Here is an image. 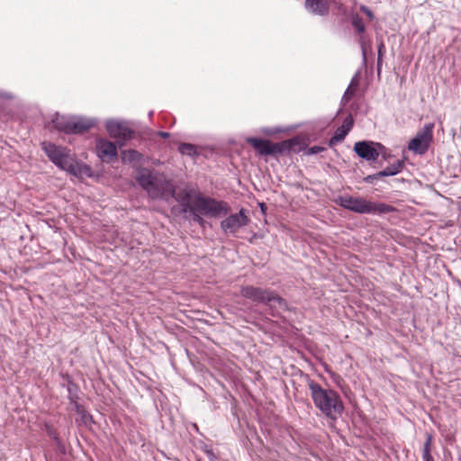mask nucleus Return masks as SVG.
<instances>
[{
	"label": "nucleus",
	"instance_id": "nucleus-23",
	"mask_svg": "<svg viewBox=\"0 0 461 461\" xmlns=\"http://www.w3.org/2000/svg\"><path fill=\"white\" fill-rule=\"evenodd\" d=\"M68 400L71 402H76L78 400V386L69 378L68 377Z\"/></svg>",
	"mask_w": 461,
	"mask_h": 461
},
{
	"label": "nucleus",
	"instance_id": "nucleus-16",
	"mask_svg": "<svg viewBox=\"0 0 461 461\" xmlns=\"http://www.w3.org/2000/svg\"><path fill=\"white\" fill-rule=\"evenodd\" d=\"M67 172L75 176H91L93 173L90 166L84 163H78L75 157L73 158L70 167L67 170Z\"/></svg>",
	"mask_w": 461,
	"mask_h": 461
},
{
	"label": "nucleus",
	"instance_id": "nucleus-10",
	"mask_svg": "<svg viewBox=\"0 0 461 461\" xmlns=\"http://www.w3.org/2000/svg\"><path fill=\"white\" fill-rule=\"evenodd\" d=\"M336 203L349 211L357 213H371L372 209L370 206V201H367L362 197H354L351 195H340L337 198Z\"/></svg>",
	"mask_w": 461,
	"mask_h": 461
},
{
	"label": "nucleus",
	"instance_id": "nucleus-22",
	"mask_svg": "<svg viewBox=\"0 0 461 461\" xmlns=\"http://www.w3.org/2000/svg\"><path fill=\"white\" fill-rule=\"evenodd\" d=\"M351 24L353 28L356 30L357 34H363L366 32V25L362 19L357 14H354L351 16Z\"/></svg>",
	"mask_w": 461,
	"mask_h": 461
},
{
	"label": "nucleus",
	"instance_id": "nucleus-11",
	"mask_svg": "<svg viewBox=\"0 0 461 461\" xmlns=\"http://www.w3.org/2000/svg\"><path fill=\"white\" fill-rule=\"evenodd\" d=\"M249 221L250 219L246 214V210L242 208L238 213L230 214L221 221V229L226 234L230 233L232 235H236L239 230L247 226Z\"/></svg>",
	"mask_w": 461,
	"mask_h": 461
},
{
	"label": "nucleus",
	"instance_id": "nucleus-33",
	"mask_svg": "<svg viewBox=\"0 0 461 461\" xmlns=\"http://www.w3.org/2000/svg\"><path fill=\"white\" fill-rule=\"evenodd\" d=\"M341 126L348 129V132H349L351 128L353 127V119L351 118V116L347 117L344 120L343 124Z\"/></svg>",
	"mask_w": 461,
	"mask_h": 461
},
{
	"label": "nucleus",
	"instance_id": "nucleus-36",
	"mask_svg": "<svg viewBox=\"0 0 461 461\" xmlns=\"http://www.w3.org/2000/svg\"><path fill=\"white\" fill-rule=\"evenodd\" d=\"M71 404L74 405L75 411H77V414H81V412H83V411L85 410L83 405L78 402V400L76 401V402H71Z\"/></svg>",
	"mask_w": 461,
	"mask_h": 461
},
{
	"label": "nucleus",
	"instance_id": "nucleus-6",
	"mask_svg": "<svg viewBox=\"0 0 461 461\" xmlns=\"http://www.w3.org/2000/svg\"><path fill=\"white\" fill-rule=\"evenodd\" d=\"M41 146L48 158L57 167L65 171L70 167L74 155L68 149L46 141L42 142Z\"/></svg>",
	"mask_w": 461,
	"mask_h": 461
},
{
	"label": "nucleus",
	"instance_id": "nucleus-37",
	"mask_svg": "<svg viewBox=\"0 0 461 461\" xmlns=\"http://www.w3.org/2000/svg\"><path fill=\"white\" fill-rule=\"evenodd\" d=\"M358 84L359 83L356 76L351 79L350 84L348 87H350V89H354L356 91V88L358 86Z\"/></svg>",
	"mask_w": 461,
	"mask_h": 461
},
{
	"label": "nucleus",
	"instance_id": "nucleus-19",
	"mask_svg": "<svg viewBox=\"0 0 461 461\" xmlns=\"http://www.w3.org/2000/svg\"><path fill=\"white\" fill-rule=\"evenodd\" d=\"M404 167L403 160H397L392 165L385 167L384 170L380 171L381 176H393L402 171Z\"/></svg>",
	"mask_w": 461,
	"mask_h": 461
},
{
	"label": "nucleus",
	"instance_id": "nucleus-27",
	"mask_svg": "<svg viewBox=\"0 0 461 461\" xmlns=\"http://www.w3.org/2000/svg\"><path fill=\"white\" fill-rule=\"evenodd\" d=\"M431 442H432V436L430 434H428L426 440L424 442V445H423L422 455L430 454Z\"/></svg>",
	"mask_w": 461,
	"mask_h": 461
},
{
	"label": "nucleus",
	"instance_id": "nucleus-13",
	"mask_svg": "<svg viewBox=\"0 0 461 461\" xmlns=\"http://www.w3.org/2000/svg\"><path fill=\"white\" fill-rule=\"evenodd\" d=\"M305 9L314 15L326 16L330 13L328 0H305Z\"/></svg>",
	"mask_w": 461,
	"mask_h": 461
},
{
	"label": "nucleus",
	"instance_id": "nucleus-35",
	"mask_svg": "<svg viewBox=\"0 0 461 461\" xmlns=\"http://www.w3.org/2000/svg\"><path fill=\"white\" fill-rule=\"evenodd\" d=\"M55 445H56V447H58V449H59L61 453H63V454H65V453H66V447H65V445H64V443L62 442V440H61L60 438H59V439H57V440L55 441Z\"/></svg>",
	"mask_w": 461,
	"mask_h": 461
},
{
	"label": "nucleus",
	"instance_id": "nucleus-17",
	"mask_svg": "<svg viewBox=\"0 0 461 461\" xmlns=\"http://www.w3.org/2000/svg\"><path fill=\"white\" fill-rule=\"evenodd\" d=\"M72 117H67V116H59L57 115L56 118L53 120L54 126L57 130L60 131H64L65 133L71 134V129H72Z\"/></svg>",
	"mask_w": 461,
	"mask_h": 461
},
{
	"label": "nucleus",
	"instance_id": "nucleus-24",
	"mask_svg": "<svg viewBox=\"0 0 461 461\" xmlns=\"http://www.w3.org/2000/svg\"><path fill=\"white\" fill-rule=\"evenodd\" d=\"M178 150L182 155H187L189 157H194L198 155L197 148L191 143H182L178 147Z\"/></svg>",
	"mask_w": 461,
	"mask_h": 461
},
{
	"label": "nucleus",
	"instance_id": "nucleus-25",
	"mask_svg": "<svg viewBox=\"0 0 461 461\" xmlns=\"http://www.w3.org/2000/svg\"><path fill=\"white\" fill-rule=\"evenodd\" d=\"M377 49V73L379 75L381 72L383 57L385 52V46L383 41H380Z\"/></svg>",
	"mask_w": 461,
	"mask_h": 461
},
{
	"label": "nucleus",
	"instance_id": "nucleus-40",
	"mask_svg": "<svg viewBox=\"0 0 461 461\" xmlns=\"http://www.w3.org/2000/svg\"><path fill=\"white\" fill-rule=\"evenodd\" d=\"M422 458L424 461H434L431 454L422 455Z\"/></svg>",
	"mask_w": 461,
	"mask_h": 461
},
{
	"label": "nucleus",
	"instance_id": "nucleus-28",
	"mask_svg": "<svg viewBox=\"0 0 461 461\" xmlns=\"http://www.w3.org/2000/svg\"><path fill=\"white\" fill-rule=\"evenodd\" d=\"M384 176H381L380 171H379L375 174L369 175V176H366V177H364V182L372 184V183H374L375 180H378Z\"/></svg>",
	"mask_w": 461,
	"mask_h": 461
},
{
	"label": "nucleus",
	"instance_id": "nucleus-1",
	"mask_svg": "<svg viewBox=\"0 0 461 461\" xmlns=\"http://www.w3.org/2000/svg\"><path fill=\"white\" fill-rule=\"evenodd\" d=\"M308 386L315 407L327 418L336 420L343 413L344 405L336 391L324 389L313 380H309Z\"/></svg>",
	"mask_w": 461,
	"mask_h": 461
},
{
	"label": "nucleus",
	"instance_id": "nucleus-21",
	"mask_svg": "<svg viewBox=\"0 0 461 461\" xmlns=\"http://www.w3.org/2000/svg\"><path fill=\"white\" fill-rule=\"evenodd\" d=\"M348 129H347L346 127L339 126L336 130L334 135L330 139L329 146L332 147L335 144L343 141L344 139L346 138V136L348 135Z\"/></svg>",
	"mask_w": 461,
	"mask_h": 461
},
{
	"label": "nucleus",
	"instance_id": "nucleus-39",
	"mask_svg": "<svg viewBox=\"0 0 461 461\" xmlns=\"http://www.w3.org/2000/svg\"><path fill=\"white\" fill-rule=\"evenodd\" d=\"M380 155L383 157V158H384V160L389 159V158L391 157V155L387 153V149H386V150H383V151L380 153Z\"/></svg>",
	"mask_w": 461,
	"mask_h": 461
},
{
	"label": "nucleus",
	"instance_id": "nucleus-30",
	"mask_svg": "<svg viewBox=\"0 0 461 461\" xmlns=\"http://www.w3.org/2000/svg\"><path fill=\"white\" fill-rule=\"evenodd\" d=\"M360 11L364 13L368 17L369 20L372 21L375 18L374 13L366 5H361Z\"/></svg>",
	"mask_w": 461,
	"mask_h": 461
},
{
	"label": "nucleus",
	"instance_id": "nucleus-34",
	"mask_svg": "<svg viewBox=\"0 0 461 461\" xmlns=\"http://www.w3.org/2000/svg\"><path fill=\"white\" fill-rule=\"evenodd\" d=\"M47 433L54 441H56L57 439L59 438L56 430L54 429H52L51 427H47Z\"/></svg>",
	"mask_w": 461,
	"mask_h": 461
},
{
	"label": "nucleus",
	"instance_id": "nucleus-29",
	"mask_svg": "<svg viewBox=\"0 0 461 461\" xmlns=\"http://www.w3.org/2000/svg\"><path fill=\"white\" fill-rule=\"evenodd\" d=\"M354 95H355V90L350 89V87H348L342 96V102L344 104L349 102V100L353 97Z\"/></svg>",
	"mask_w": 461,
	"mask_h": 461
},
{
	"label": "nucleus",
	"instance_id": "nucleus-9",
	"mask_svg": "<svg viewBox=\"0 0 461 461\" xmlns=\"http://www.w3.org/2000/svg\"><path fill=\"white\" fill-rule=\"evenodd\" d=\"M383 150L386 148L380 142L361 140L354 144V151L366 161H375Z\"/></svg>",
	"mask_w": 461,
	"mask_h": 461
},
{
	"label": "nucleus",
	"instance_id": "nucleus-20",
	"mask_svg": "<svg viewBox=\"0 0 461 461\" xmlns=\"http://www.w3.org/2000/svg\"><path fill=\"white\" fill-rule=\"evenodd\" d=\"M369 204L372 209V212L370 214H375V213L384 214V213L396 212V208L390 204H386V203H373V202H370Z\"/></svg>",
	"mask_w": 461,
	"mask_h": 461
},
{
	"label": "nucleus",
	"instance_id": "nucleus-15",
	"mask_svg": "<svg viewBox=\"0 0 461 461\" xmlns=\"http://www.w3.org/2000/svg\"><path fill=\"white\" fill-rule=\"evenodd\" d=\"M175 198L182 207V212H187L192 209L193 201L190 190H181L178 193L175 191Z\"/></svg>",
	"mask_w": 461,
	"mask_h": 461
},
{
	"label": "nucleus",
	"instance_id": "nucleus-32",
	"mask_svg": "<svg viewBox=\"0 0 461 461\" xmlns=\"http://www.w3.org/2000/svg\"><path fill=\"white\" fill-rule=\"evenodd\" d=\"M81 418V420L85 423V424H87L89 422H91L92 420V416L86 411L84 410L83 412H81V414H78Z\"/></svg>",
	"mask_w": 461,
	"mask_h": 461
},
{
	"label": "nucleus",
	"instance_id": "nucleus-7",
	"mask_svg": "<svg viewBox=\"0 0 461 461\" xmlns=\"http://www.w3.org/2000/svg\"><path fill=\"white\" fill-rule=\"evenodd\" d=\"M433 123L425 124L422 130L417 132L408 144V149L416 154L423 155L429 148L433 140Z\"/></svg>",
	"mask_w": 461,
	"mask_h": 461
},
{
	"label": "nucleus",
	"instance_id": "nucleus-3",
	"mask_svg": "<svg viewBox=\"0 0 461 461\" xmlns=\"http://www.w3.org/2000/svg\"><path fill=\"white\" fill-rule=\"evenodd\" d=\"M230 210V208L226 202L217 201L214 198L203 196L199 193L194 195L192 209L189 212L193 221L204 228L207 222L201 215L219 217L221 215H227Z\"/></svg>",
	"mask_w": 461,
	"mask_h": 461
},
{
	"label": "nucleus",
	"instance_id": "nucleus-31",
	"mask_svg": "<svg viewBox=\"0 0 461 461\" xmlns=\"http://www.w3.org/2000/svg\"><path fill=\"white\" fill-rule=\"evenodd\" d=\"M326 149L324 147H321V146H312L311 148L308 149L307 150V154L308 155H314V154H318L321 151H324Z\"/></svg>",
	"mask_w": 461,
	"mask_h": 461
},
{
	"label": "nucleus",
	"instance_id": "nucleus-2",
	"mask_svg": "<svg viewBox=\"0 0 461 461\" xmlns=\"http://www.w3.org/2000/svg\"><path fill=\"white\" fill-rule=\"evenodd\" d=\"M137 181L152 199L168 201L175 196V185L172 182L161 175L153 174L147 168H142L139 172Z\"/></svg>",
	"mask_w": 461,
	"mask_h": 461
},
{
	"label": "nucleus",
	"instance_id": "nucleus-26",
	"mask_svg": "<svg viewBox=\"0 0 461 461\" xmlns=\"http://www.w3.org/2000/svg\"><path fill=\"white\" fill-rule=\"evenodd\" d=\"M358 35H359L358 42L361 47L362 57H363V59L366 60V48H367V45H369V41L366 40L365 33L358 34Z\"/></svg>",
	"mask_w": 461,
	"mask_h": 461
},
{
	"label": "nucleus",
	"instance_id": "nucleus-5",
	"mask_svg": "<svg viewBox=\"0 0 461 461\" xmlns=\"http://www.w3.org/2000/svg\"><path fill=\"white\" fill-rule=\"evenodd\" d=\"M246 142L251 145L260 156H276L288 153L299 145L297 138L273 143L268 140L249 137Z\"/></svg>",
	"mask_w": 461,
	"mask_h": 461
},
{
	"label": "nucleus",
	"instance_id": "nucleus-38",
	"mask_svg": "<svg viewBox=\"0 0 461 461\" xmlns=\"http://www.w3.org/2000/svg\"><path fill=\"white\" fill-rule=\"evenodd\" d=\"M157 134L164 139H167L170 136L169 132L167 131H158Z\"/></svg>",
	"mask_w": 461,
	"mask_h": 461
},
{
	"label": "nucleus",
	"instance_id": "nucleus-41",
	"mask_svg": "<svg viewBox=\"0 0 461 461\" xmlns=\"http://www.w3.org/2000/svg\"><path fill=\"white\" fill-rule=\"evenodd\" d=\"M260 208H261V210H262V211H264V210H265V208H266V204H265V203H260Z\"/></svg>",
	"mask_w": 461,
	"mask_h": 461
},
{
	"label": "nucleus",
	"instance_id": "nucleus-18",
	"mask_svg": "<svg viewBox=\"0 0 461 461\" xmlns=\"http://www.w3.org/2000/svg\"><path fill=\"white\" fill-rule=\"evenodd\" d=\"M121 155L123 163L140 164L143 159V155L135 149L122 150Z\"/></svg>",
	"mask_w": 461,
	"mask_h": 461
},
{
	"label": "nucleus",
	"instance_id": "nucleus-14",
	"mask_svg": "<svg viewBox=\"0 0 461 461\" xmlns=\"http://www.w3.org/2000/svg\"><path fill=\"white\" fill-rule=\"evenodd\" d=\"M95 121L85 117L73 116L71 134L84 133L93 128Z\"/></svg>",
	"mask_w": 461,
	"mask_h": 461
},
{
	"label": "nucleus",
	"instance_id": "nucleus-12",
	"mask_svg": "<svg viewBox=\"0 0 461 461\" xmlns=\"http://www.w3.org/2000/svg\"><path fill=\"white\" fill-rule=\"evenodd\" d=\"M95 152L99 158L106 162L115 158L118 154L116 144L105 139L96 140Z\"/></svg>",
	"mask_w": 461,
	"mask_h": 461
},
{
	"label": "nucleus",
	"instance_id": "nucleus-8",
	"mask_svg": "<svg viewBox=\"0 0 461 461\" xmlns=\"http://www.w3.org/2000/svg\"><path fill=\"white\" fill-rule=\"evenodd\" d=\"M105 128L110 137L115 139L119 147H122L126 141L135 137V131L127 123L116 121H108Z\"/></svg>",
	"mask_w": 461,
	"mask_h": 461
},
{
	"label": "nucleus",
	"instance_id": "nucleus-4",
	"mask_svg": "<svg viewBox=\"0 0 461 461\" xmlns=\"http://www.w3.org/2000/svg\"><path fill=\"white\" fill-rule=\"evenodd\" d=\"M240 292L242 297L253 303L267 306L272 315H275V312L278 310H288L286 300L281 297L275 290L254 285H242Z\"/></svg>",
	"mask_w": 461,
	"mask_h": 461
}]
</instances>
